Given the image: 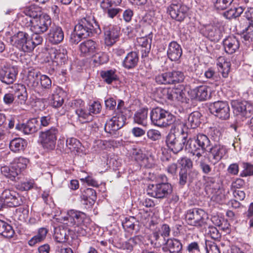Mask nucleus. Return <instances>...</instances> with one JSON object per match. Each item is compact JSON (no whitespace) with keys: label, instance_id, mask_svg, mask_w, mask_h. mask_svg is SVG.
I'll return each instance as SVG.
<instances>
[{"label":"nucleus","instance_id":"nucleus-1","mask_svg":"<svg viewBox=\"0 0 253 253\" xmlns=\"http://www.w3.org/2000/svg\"><path fill=\"white\" fill-rule=\"evenodd\" d=\"M74 29L75 31L79 33V35H84L86 37L91 36L93 33L99 34L101 32L98 23L92 16L79 19Z\"/></svg>","mask_w":253,"mask_h":253},{"label":"nucleus","instance_id":"nucleus-2","mask_svg":"<svg viewBox=\"0 0 253 253\" xmlns=\"http://www.w3.org/2000/svg\"><path fill=\"white\" fill-rule=\"evenodd\" d=\"M30 15L33 18L30 30L34 33H43L46 32L51 24L50 16L42 14L40 7H36V11L31 12Z\"/></svg>","mask_w":253,"mask_h":253},{"label":"nucleus","instance_id":"nucleus-3","mask_svg":"<svg viewBox=\"0 0 253 253\" xmlns=\"http://www.w3.org/2000/svg\"><path fill=\"white\" fill-rule=\"evenodd\" d=\"M152 123L160 127H167L175 121V117L169 112L160 107L153 109L150 113Z\"/></svg>","mask_w":253,"mask_h":253},{"label":"nucleus","instance_id":"nucleus-4","mask_svg":"<svg viewBox=\"0 0 253 253\" xmlns=\"http://www.w3.org/2000/svg\"><path fill=\"white\" fill-rule=\"evenodd\" d=\"M188 141V134L183 130L179 133H169L166 140L167 146L174 154L182 150L184 147L186 148Z\"/></svg>","mask_w":253,"mask_h":253},{"label":"nucleus","instance_id":"nucleus-5","mask_svg":"<svg viewBox=\"0 0 253 253\" xmlns=\"http://www.w3.org/2000/svg\"><path fill=\"white\" fill-rule=\"evenodd\" d=\"M205 190L212 201L222 204L225 203V191L220 188V185L211 177H208L205 183Z\"/></svg>","mask_w":253,"mask_h":253},{"label":"nucleus","instance_id":"nucleus-6","mask_svg":"<svg viewBox=\"0 0 253 253\" xmlns=\"http://www.w3.org/2000/svg\"><path fill=\"white\" fill-rule=\"evenodd\" d=\"M161 178L163 182L149 185L147 190L148 195L155 198L163 199L171 192V185L166 182L167 177L162 175Z\"/></svg>","mask_w":253,"mask_h":253},{"label":"nucleus","instance_id":"nucleus-7","mask_svg":"<svg viewBox=\"0 0 253 253\" xmlns=\"http://www.w3.org/2000/svg\"><path fill=\"white\" fill-rule=\"evenodd\" d=\"M185 218L187 223L191 226L201 227L206 224L207 214L201 209L193 208L187 210Z\"/></svg>","mask_w":253,"mask_h":253},{"label":"nucleus","instance_id":"nucleus-8","mask_svg":"<svg viewBox=\"0 0 253 253\" xmlns=\"http://www.w3.org/2000/svg\"><path fill=\"white\" fill-rule=\"evenodd\" d=\"M189 7L180 1L172 0L167 7V12L170 17L177 21L182 22L188 15Z\"/></svg>","mask_w":253,"mask_h":253},{"label":"nucleus","instance_id":"nucleus-9","mask_svg":"<svg viewBox=\"0 0 253 253\" xmlns=\"http://www.w3.org/2000/svg\"><path fill=\"white\" fill-rule=\"evenodd\" d=\"M157 95L160 98L169 101H183L184 93L178 88L159 87L156 91Z\"/></svg>","mask_w":253,"mask_h":253},{"label":"nucleus","instance_id":"nucleus-10","mask_svg":"<svg viewBox=\"0 0 253 253\" xmlns=\"http://www.w3.org/2000/svg\"><path fill=\"white\" fill-rule=\"evenodd\" d=\"M61 220L63 224L67 226L72 227L74 225H80L87 223L89 218L86 214L82 211L75 210H70L67 211V214L62 217Z\"/></svg>","mask_w":253,"mask_h":253},{"label":"nucleus","instance_id":"nucleus-11","mask_svg":"<svg viewBox=\"0 0 253 253\" xmlns=\"http://www.w3.org/2000/svg\"><path fill=\"white\" fill-rule=\"evenodd\" d=\"M58 133V129L56 127H51L49 129L41 132L40 139L43 147L48 150L53 149Z\"/></svg>","mask_w":253,"mask_h":253},{"label":"nucleus","instance_id":"nucleus-12","mask_svg":"<svg viewBox=\"0 0 253 253\" xmlns=\"http://www.w3.org/2000/svg\"><path fill=\"white\" fill-rule=\"evenodd\" d=\"M103 33L105 44L107 46H112L120 38L121 27L116 25L104 26Z\"/></svg>","mask_w":253,"mask_h":253},{"label":"nucleus","instance_id":"nucleus-13","mask_svg":"<svg viewBox=\"0 0 253 253\" xmlns=\"http://www.w3.org/2000/svg\"><path fill=\"white\" fill-rule=\"evenodd\" d=\"M1 198L4 204L9 207H18L23 203L22 197L12 189H5L1 194Z\"/></svg>","mask_w":253,"mask_h":253},{"label":"nucleus","instance_id":"nucleus-14","mask_svg":"<svg viewBox=\"0 0 253 253\" xmlns=\"http://www.w3.org/2000/svg\"><path fill=\"white\" fill-rule=\"evenodd\" d=\"M126 118L122 113H118L111 119L108 120L104 127V129L107 133L110 134L114 132L122 127L125 124Z\"/></svg>","mask_w":253,"mask_h":253},{"label":"nucleus","instance_id":"nucleus-15","mask_svg":"<svg viewBox=\"0 0 253 253\" xmlns=\"http://www.w3.org/2000/svg\"><path fill=\"white\" fill-rule=\"evenodd\" d=\"M210 110L213 114L221 120H227L230 117V108L226 102H214L211 105Z\"/></svg>","mask_w":253,"mask_h":253},{"label":"nucleus","instance_id":"nucleus-16","mask_svg":"<svg viewBox=\"0 0 253 253\" xmlns=\"http://www.w3.org/2000/svg\"><path fill=\"white\" fill-rule=\"evenodd\" d=\"M211 91V90L210 87L202 85L190 89L188 91V93L192 99H196L202 101L210 98Z\"/></svg>","mask_w":253,"mask_h":253},{"label":"nucleus","instance_id":"nucleus-17","mask_svg":"<svg viewBox=\"0 0 253 253\" xmlns=\"http://www.w3.org/2000/svg\"><path fill=\"white\" fill-rule=\"evenodd\" d=\"M231 105L234 114L238 118H246L251 116L252 107L248 102L233 101Z\"/></svg>","mask_w":253,"mask_h":253},{"label":"nucleus","instance_id":"nucleus-18","mask_svg":"<svg viewBox=\"0 0 253 253\" xmlns=\"http://www.w3.org/2000/svg\"><path fill=\"white\" fill-rule=\"evenodd\" d=\"M18 74L16 68L11 66H4L0 69V81L6 84H13Z\"/></svg>","mask_w":253,"mask_h":253},{"label":"nucleus","instance_id":"nucleus-19","mask_svg":"<svg viewBox=\"0 0 253 253\" xmlns=\"http://www.w3.org/2000/svg\"><path fill=\"white\" fill-rule=\"evenodd\" d=\"M40 72L32 67L29 68L24 83L30 89L35 90L39 86Z\"/></svg>","mask_w":253,"mask_h":253},{"label":"nucleus","instance_id":"nucleus-20","mask_svg":"<svg viewBox=\"0 0 253 253\" xmlns=\"http://www.w3.org/2000/svg\"><path fill=\"white\" fill-rule=\"evenodd\" d=\"M64 37V32L62 28L59 26H52L47 34V40L53 44H57L61 42Z\"/></svg>","mask_w":253,"mask_h":253},{"label":"nucleus","instance_id":"nucleus-21","mask_svg":"<svg viewBox=\"0 0 253 253\" xmlns=\"http://www.w3.org/2000/svg\"><path fill=\"white\" fill-rule=\"evenodd\" d=\"M16 128L22 131L25 134H30L38 130L39 124L37 119L33 118L28 121L26 123L17 124Z\"/></svg>","mask_w":253,"mask_h":253},{"label":"nucleus","instance_id":"nucleus-22","mask_svg":"<svg viewBox=\"0 0 253 253\" xmlns=\"http://www.w3.org/2000/svg\"><path fill=\"white\" fill-rule=\"evenodd\" d=\"M167 53L168 57L171 61H178L182 54L181 45L176 42H171L168 45Z\"/></svg>","mask_w":253,"mask_h":253},{"label":"nucleus","instance_id":"nucleus-23","mask_svg":"<svg viewBox=\"0 0 253 253\" xmlns=\"http://www.w3.org/2000/svg\"><path fill=\"white\" fill-rule=\"evenodd\" d=\"M209 152L211 155L212 160L215 161V164L227 155L228 149L223 145L215 144L210 148Z\"/></svg>","mask_w":253,"mask_h":253},{"label":"nucleus","instance_id":"nucleus-24","mask_svg":"<svg viewBox=\"0 0 253 253\" xmlns=\"http://www.w3.org/2000/svg\"><path fill=\"white\" fill-rule=\"evenodd\" d=\"M182 250V244L180 241L175 238L168 239L163 247L166 253H181Z\"/></svg>","mask_w":253,"mask_h":253},{"label":"nucleus","instance_id":"nucleus-25","mask_svg":"<svg viewBox=\"0 0 253 253\" xmlns=\"http://www.w3.org/2000/svg\"><path fill=\"white\" fill-rule=\"evenodd\" d=\"M225 51L228 54H232L238 50L240 46L238 39L234 36H230L222 42Z\"/></svg>","mask_w":253,"mask_h":253},{"label":"nucleus","instance_id":"nucleus-26","mask_svg":"<svg viewBox=\"0 0 253 253\" xmlns=\"http://www.w3.org/2000/svg\"><path fill=\"white\" fill-rule=\"evenodd\" d=\"M48 53L51 60L57 63H64L67 59V51L63 47L51 48L49 49Z\"/></svg>","mask_w":253,"mask_h":253},{"label":"nucleus","instance_id":"nucleus-27","mask_svg":"<svg viewBox=\"0 0 253 253\" xmlns=\"http://www.w3.org/2000/svg\"><path fill=\"white\" fill-rule=\"evenodd\" d=\"M70 229L66 224L60 225L54 228V238L56 242L63 243L68 239V233Z\"/></svg>","mask_w":253,"mask_h":253},{"label":"nucleus","instance_id":"nucleus-28","mask_svg":"<svg viewBox=\"0 0 253 253\" xmlns=\"http://www.w3.org/2000/svg\"><path fill=\"white\" fill-rule=\"evenodd\" d=\"M204 35L211 41H218L222 34L221 29L217 25H209L205 27Z\"/></svg>","mask_w":253,"mask_h":253},{"label":"nucleus","instance_id":"nucleus-29","mask_svg":"<svg viewBox=\"0 0 253 253\" xmlns=\"http://www.w3.org/2000/svg\"><path fill=\"white\" fill-rule=\"evenodd\" d=\"M188 139L189 141L187 144L193 143L195 145H197L198 148L202 149L203 151L206 150L210 146V139L207 135L204 134L199 133L194 138H188Z\"/></svg>","mask_w":253,"mask_h":253},{"label":"nucleus","instance_id":"nucleus-30","mask_svg":"<svg viewBox=\"0 0 253 253\" xmlns=\"http://www.w3.org/2000/svg\"><path fill=\"white\" fill-rule=\"evenodd\" d=\"M139 56L136 52L131 51L127 54L124 58L122 65L127 69H132L135 68L138 62Z\"/></svg>","mask_w":253,"mask_h":253},{"label":"nucleus","instance_id":"nucleus-31","mask_svg":"<svg viewBox=\"0 0 253 253\" xmlns=\"http://www.w3.org/2000/svg\"><path fill=\"white\" fill-rule=\"evenodd\" d=\"M186 149L188 150L194 156L193 159L197 164L206 159V156H203L206 150L203 151L202 149L198 148L197 145H195L193 143L187 144Z\"/></svg>","mask_w":253,"mask_h":253},{"label":"nucleus","instance_id":"nucleus-32","mask_svg":"<svg viewBox=\"0 0 253 253\" xmlns=\"http://www.w3.org/2000/svg\"><path fill=\"white\" fill-rule=\"evenodd\" d=\"M117 72L116 69H110L101 71L100 75L104 82L110 84L119 80V76Z\"/></svg>","mask_w":253,"mask_h":253},{"label":"nucleus","instance_id":"nucleus-33","mask_svg":"<svg viewBox=\"0 0 253 253\" xmlns=\"http://www.w3.org/2000/svg\"><path fill=\"white\" fill-rule=\"evenodd\" d=\"M97 48V43L91 40L85 41L80 45L81 52L85 55H90L93 54L96 52Z\"/></svg>","mask_w":253,"mask_h":253},{"label":"nucleus","instance_id":"nucleus-34","mask_svg":"<svg viewBox=\"0 0 253 253\" xmlns=\"http://www.w3.org/2000/svg\"><path fill=\"white\" fill-rule=\"evenodd\" d=\"M34 11H36V8L30 6L24 14H19L18 15V21L22 26L31 28L33 18L30 15V13Z\"/></svg>","mask_w":253,"mask_h":253},{"label":"nucleus","instance_id":"nucleus-35","mask_svg":"<svg viewBox=\"0 0 253 253\" xmlns=\"http://www.w3.org/2000/svg\"><path fill=\"white\" fill-rule=\"evenodd\" d=\"M216 65L218 72L222 74V77L224 78H227L230 69V62L227 61L224 57L220 56L217 59Z\"/></svg>","mask_w":253,"mask_h":253},{"label":"nucleus","instance_id":"nucleus-36","mask_svg":"<svg viewBox=\"0 0 253 253\" xmlns=\"http://www.w3.org/2000/svg\"><path fill=\"white\" fill-rule=\"evenodd\" d=\"M81 198L84 204L91 206L96 200L95 191L92 188H87L84 191Z\"/></svg>","mask_w":253,"mask_h":253},{"label":"nucleus","instance_id":"nucleus-37","mask_svg":"<svg viewBox=\"0 0 253 253\" xmlns=\"http://www.w3.org/2000/svg\"><path fill=\"white\" fill-rule=\"evenodd\" d=\"M1 173L6 177L12 181H16L18 179V171L16 168L11 165V166H3L0 169Z\"/></svg>","mask_w":253,"mask_h":253},{"label":"nucleus","instance_id":"nucleus-38","mask_svg":"<svg viewBox=\"0 0 253 253\" xmlns=\"http://www.w3.org/2000/svg\"><path fill=\"white\" fill-rule=\"evenodd\" d=\"M75 112L78 116L79 121L82 124L91 122L93 119V115L91 114L88 110H86L85 107L76 109Z\"/></svg>","mask_w":253,"mask_h":253},{"label":"nucleus","instance_id":"nucleus-39","mask_svg":"<svg viewBox=\"0 0 253 253\" xmlns=\"http://www.w3.org/2000/svg\"><path fill=\"white\" fill-rule=\"evenodd\" d=\"M148 112L147 108L138 110L134 115V122L138 125L146 126L147 124Z\"/></svg>","mask_w":253,"mask_h":253},{"label":"nucleus","instance_id":"nucleus-40","mask_svg":"<svg viewBox=\"0 0 253 253\" xmlns=\"http://www.w3.org/2000/svg\"><path fill=\"white\" fill-rule=\"evenodd\" d=\"M28 35L25 32L19 31L10 38L9 42L12 45L20 48L22 43L24 42V41L28 37Z\"/></svg>","mask_w":253,"mask_h":253},{"label":"nucleus","instance_id":"nucleus-41","mask_svg":"<svg viewBox=\"0 0 253 253\" xmlns=\"http://www.w3.org/2000/svg\"><path fill=\"white\" fill-rule=\"evenodd\" d=\"M14 234V231L11 225L0 219V234L6 238H11Z\"/></svg>","mask_w":253,"mask_h":253},{"label":"nucleus","instance_id":"nucleus-42","mask_svg":"<svg viewBox=\"0 0 253 253\" xmlns=\"http://www.w3.org/2000/svg\"><path fill=\"white\" fill-rule=\"evenodd\" d=\"M168 73L170 84L181 83L185 79L184 74L181 71L173 70Z\"/></svg>","mask_w":253,"mask_h":253},{"label":"nucleus","instance_id":"nucleus-43","mask_svg":"<svg viewBox=\"0 0 253 253\" xmlns=\"http://www.w3.org/2000/svg\"><path fill=\"white\" fill-rule=\"evenodd\" d=\"M140 242V238L138 236H135L123 242L122 244L121 248L123 250H126L127 252L129 253L131 252L133 248Z\"/></svg>","mask_w":253,"mask_h":253},{"label":"nucleus","instance_id":"nucleus-44","mask_svg":"<svg viewBox=\"0 0 253 253\" xmlns=\"http://www.w3.org/2000/svg\"><path fill=\"white\" fill-rule=\"evenodd\" d=\"M137 221L133 216H127L122 220V224L124 229L128 232H131L135 229Z\"/></svg>","mask_w":253,"mask_h":253},{"label":"nucleus","instance_id":"nucleus-45","mask_svg":"<svg viewBox=\"0 0 253 253\" xmlns=\"http://www.w3.org/2000/svg\"><path fill=\"white\" fill-rule=\"evenodd\" d=\"M201 114L198 111L191 113L188 118L187 125L192 128L198 127L201 123Z\"/></svg>","mask_w":253,"mask_h":253},{"label":"nucleus","instance_id":"nucleus-46","mask_svg":"<svg viewBox=\"0 0 253 253\" xmlns=\"http://www.w3.org/2000/svg\"><path fill=\"white\" fill-rule=\"evenodd\" d=\"M26 145V142L21 138H17L12 140L9 144L10 150L14 152L23 150Z\"/></svg>","mask_w":253,"mask_h":253},{"label":"nucleus","instance_id":"nucleus-47","mask_svg":"<svg viewBox=\"0 0 253 253\" xmlns=\"http://www.w3.org/2000/svg\"><path fill=\"white\" fill-rule=\"evenodd\" d=\"M29 163V160L24 157L16 158L14 160L12 165L16 170L18 171L20 174L22 170H24L27 167V165Z\"/></svg>","mask_w":253,"mask_h":253},{"label":"nucleus","instance_id":"nucleus-48","mask_svg":"<svg viewBox=\"0 0 253 253\" xmlns=\"http://www.w3.org/2000/svg\"><path fill=\"white\" fill-rule=\"evenodd\" d=\"M214 7L218 10H224L229 7L234 0H211Z\"/></svg>","mask_w":253,"mask_h":253},{"label":"nucleus","instance_id":"nucleus-49","mask_svg":"<svg viewBox=\"0 0 253 253\" xmlns=\"http://www.w3.org/2000/svg\"><path fill=\"white\" fill-rule=\"evenodd\" d=\"M103 5L100 4V6L107 16L111 18H113L115 16H117L122 11V9L119 7H115L114 6H109L108 7H104Z\"/></svg>","mask_w":253,"mask_h":253},{"label":"nucleus","instance_id":"nucleus-50","mask_svg":"<svg viewBox=\"0 0 253 253\" xmlns=\"http://www.w3.org/2000/svg\"><path fill=\"white\" fill-rule=\"evenodd\" d=\"M152 36V33H149L147 36L138 38L137 42L142 47H145L147 50H149L151 47Z\"/></svg>","mask_w":253,"mask_h":253},{"label":"nucleus","instance_id":"nucleus-51","mask_svg":"<svg viewBox=\"0 0 253 253\" xmlns=\"http://www.w3.org/2000/svg\"><path fill=\"white\" fill-rule=\"evenodd\" d=\"M64 102L63 97L61 96L58 93H57V90L54 91L52 93L50 103L52 106L54 108H58L61 107Z\"/></svg>","mask_w":253,"mask_h":253},{"label":"nucleus","instance_id":"nucleus-52","mask_svg":"<svg viewBox=\"0 0 253 253\" xmlns=\"http://www.w3.org/2000/svg\"><path fill=\"white\" fill-rule=\"evenodd\" d=\"M41 33H34L30 37L31 42L28 43L30 44V49H32V51L34 50L35 47L40 44H41L43 41L42 37L40 35Z\"/></svg>","mask_w":253,"mask_h":253},{"label":"nucleus","instance_id":"nucleus-53","mask_svg":"<svg viewBox=\"0 0 253 253\" xmlns=\"http://www.w3.org/2000/svg\"><path fill=\"white\" fill-rule=\"evenodd\" d=\"M109 61V56L104 52L96 53L93 56V61L98 64L106 63Z\"/></svg>","mask_w":253,"mask_h":253},{"label":"nucleus","instance_id":"nucleus-54","mask_svg":"<svg viewBox=\"0 0 253 253\" xmlns=\"http://www.w3.org/2000/svg\"><path fill=\"white\" fill-rule=\"evenodd\" d=\"M242 38L246 44L253 42V26H249L243 33Z\"/></svg>","mask_w":253,"mask_h":253},{"label":"nucleus","instance_id":"nucleus-55","mask_svg":"<svg viewBox=\"0 0 253 253\" xmlns=\"http://www.w3.org/2000/svg\"><path fill=\"white\" fill-rule=\"evenodd\" d=\"M168 72L158 74L155 77L156 82L160 84H170Z\"/></svg>","mask_w":253,"mask_h":253},{"label":"nucleus","instance_id":"nucleus-56","mask_svg":"<svg viewBox=\"0 0 253 253\" xmlns=\"http://www.w3.org/2000/svg\"><path fill=\"white\" fill-rule=\"evenodd\" d=\"M81 145L80 142L75 138H68L66 140V146L71 151L79 149Z\"/></svg>","mask_w":253,"mask_h":253},{"label":"nucleus","instance_id":"nucleus-57","mask_svg":"<svg viewBox=\"0 0 253 253\" xmlns=\"http://www.w3.org/2000/svg\"><path fill=\"white\" fill-rule=\"evenodd\" d=\"M132 156L135 160L140 165L146 155L143 153L142 150L140 149H133L131 152Z\"/></svg>","mask_w":253,"mask_h":253},{"label":"nucleus","instance_id":"nucleus-58","mask_svg":"<svg viewBox=\"0 0 253 253\" xmlns=\"http://www.w3.org/2000/svg\"><path fill=\"white\" fill-rule=\"evenodd\" d=\"M177 163L181 167V169H190L193 167V163L190 158L186 157H182L177 161Z\"/></svg>","mask_w":253,"mask_h":253},{"label":"nucleus","instance_id":"nucleus-59","mask_svg":"<svg viewBox=\"0 0 253 253\" xmlns=\"http://www.w3.org/2000/svg\"><path fill=\"white\" fill-rule=\"evenodd\" d=\"M186 251L187 253H201L199 243L193 241L189 243L186 247Z\"/></svg>","mask_w":253,"mask_h":253},{"label":"nucleus","instance_id":"nucleus-60","mask_svg":"<svg viewBox=\"0 0 253 253\" xmlns=\"http://www.w3.org/2000/svg\"><path fill=\"white\" fill-rule=\"evenodd\" d=\"M86 223H84L80 225H74V231L79 236H85L87 235L88 228L87 227Z\"/></svg>","mask_w":253,"mask_h":253},{"label":"nucleus","instance_id":"nucleus-61","mask_svg":"<svg viewBox=\"0 0 253 253\" xmlns=\"http://www.w3.org/2000/svg\"><path fill=\"white\" fill-rule=\"evenodd\" d=\"M155 164L154 157L151 155H146L141 163L140 164L141 167L146 168H151Z\"/></svg>","mask_w":253,"mask_h":253},{"label":"nucleus","instance_id":"nucleus-62","mask_svg":"<svg viewBox=\"0 0 253 253\" xmlns=\"http://www.w3.org/2000/svg\"><path fill=\"white\" fill-rule=\"evenodd\" d=\"M39 80H40L41 86L43 88L48 89L51 87V80L47 76L41 75Z\"/></svg>","mask_w":253,"mask_h":253},{"label":"nucleus","instance_id":"nucleus-63","mask_svg":"<svg viewBox=\"0 0 253 253\" xmlns=\"http://www.w3.org/2000/svg\"><path fill=\"white\" fill-rule=\"evenodd\" d=\"M101 108V105L99 102L94 101L89 105L88 111L92 115L97 114L100 112Z\"/></svg>","mask_w":253,"mask_h":253},{"label":"nucleus","instance_id":"nucleus-64","mask_svg":"<svg viewBox=\"0 0 253 253\" xmlns=\"http://www.w3.org/2000/svg\"><path fill=\"white\" fill-rule=\"evenodd\" d=\"M244 169L241 173L240 176L242 177H246L253 175V165L248 163H244Z\"/></svg>","mask_w":253,"mask_h":253}]
</instances>
